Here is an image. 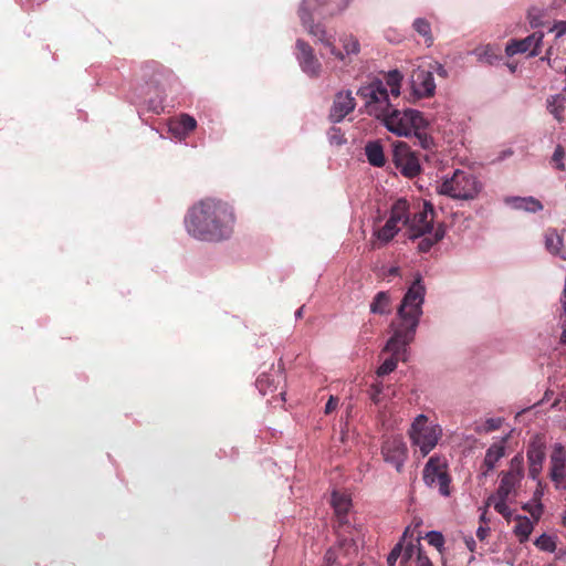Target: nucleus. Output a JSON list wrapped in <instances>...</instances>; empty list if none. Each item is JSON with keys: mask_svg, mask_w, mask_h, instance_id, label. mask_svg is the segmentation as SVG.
Returning <instances> with one entry per match:
<instances>
[{"mask_svg": "<svg viewBox=\"0 0 566 566\" xmlns=\"http://www.w3.org/2000/svg\"><path fill=\"white\" fill-rule=\"evenodd\" d=\"M365 99L367 113L381 119L386 128L398 135L413 136L422 149L430 150L434 143L427 132L428 122L417 109L406 108L399 111L389 99V94L381 81L371 82L369 85L359 88L357 93Z\"/></svg>", "mask_w": 566, "mask_h": 566, "instance_id": "nucleus-1", "label": "nucleus"}, {"mask_svg": "<svg viewBox=\"0 0 566 566\" xmlns=\"http://www.w3.org/2000/svg\"><path fill=\"white\" fill-rule=\"evenodd\" d=\"M235 214L228 202L205 198L193 205L185 217L187 232L201 241L220 242L233 233Z\"/></svg>", "mask_w": 566, "mask_h": 566, "instance_id": "nucleus-2", "label": "nucleus"}, {"mask_svg": "<svg viewBox=\"0 0 566 566\" xmlns=\"http://www.w3.org/2000/svg\"><path fill=\"white\" fill-rule=\"evenodd\" d=\"M424 298V286L421 279L418 277L405 294L398 308L399 323H392V336L388 339L384 352H388L392 357L405 360L407 346L413 340L420 316L422 314L421 305Z\"/></svg>", "mask_w": 566, "mask_h": 566, "instance_id": "nucleus-3", "label": "nucleus"}, {"mask_svg": "<svg viewBox=\"0 0 566 566\" xmlns=\"http://www.w3.org/2000/svg\"><path fill=\"white\" fill-rule=\"evenodd\" d=\"M350 1L352 0H303L298 10L300 19L308 33L317 38L319 42L329 49L332 55L342 61L345 59V54L336 49L333 35H328L323 25L313 23V12H317V14L323 18L333 17L345 10Z\"/></svg>", "mask_w": 566, "mask_h": 566, "instance_id": "nucleus-4", "label": "nucleus"}, {"mask_svg": "<svg viewBox=\"0 0 566 566\" xmlns=\"http://www.w3.org/2000/svg\"><path fill=\"white\" fill-rule=\"evenodd\" d=\"M433 221L434 210L429 202H423L422 207L409 217L406 226L407 237L411 241L419 240L417 249L421 253L429 252L446 235L444 224L434 226Z\"/></svg>", "mask_w": 566, "mask_h": 566, "instance_id": "nucleus-5", "label": "nucleus"}, {"mask_svg": "<svg viewBox=\"0 0 566 566\" xmlns=\"http://www.w3.org/2000/svg\"><path fill=\"white\" fill-rule=\"evenodd\" d=\"M482 189V184L468 170L457 169L438 187L441 195L457 200H473Z\"/></svg>", "mask_w": 566, "mask_h": 566, "instance_id": "nucleus-6", "label": "nucleus"}, {"mask_svg": "<svg viewBox=\"0 0 566 566\" xmlns=\"http://www.w3.org/2000/svg\"><path fill=\"white\" fill-rule=\"evenodd\" d=\"M423 481L428 486H439V493L442 496L451 494V478L448 473L447 460L442 457L433 455L429 458L423 468Z\"/></svg>", "mask_w": 566, "mask_h": 566, "instance_id": "nucleus-7", "label": "nucleus"}, {"mask_svg": "<svg viewBox=\"0 0 566 566\" xmlns=\"http://www.w3.org/2000/svg\"><path fill=\"white\" fill-rule=\"evenodd\" d=\"M440 436L441 429L438 426H429L423 415L418 416L412 422L410 438L412 443L419 447L422 457L436 447Z\"/></svg>", "mask_w": 566, "mask_h": 566, "instance_id": "nucleus-8", "label": "nucleus"}, {"mask_svg": "<svg viewBox=\"0 0 566 566\" xmlns=\"http://www.w3.org/2000/svg\"><path fill=\"white\" fill-rule=\"evenodd\" d=\"M518 482V473H515L513 471L504 473L501 479L500 485L496 490V493L490 495L486 501V504L489 506L493 505L494 510L506 520H510L512 516V511L506 505V501L515 490Z\"/></svg>", "mask_w": 566, "mask_h": 566, "instance_id": "nucleus-9", "label": "nucleus"}, {"mask_svg": "<svg viewBox=\"0 0 566 566\" xmlns=\"http://www.w3.org/2000/svg\"><path fill=\"white\" fill-rule=\"evenodd\" d=\"M392 161L397 169L406 177H415L420 170V161L410 146L403 142H399L394 147Z\"/></svg>", "mask_w": 566, "mask_h": 566, "instance_id": "nucleus-10", "label": "nucleus"}, {"mask_svg": "<svg viewBox=\"0 0 566 566\" xmlns=\"http://www.w3.org/2000/svg\"><path fill=\"white\" fill-rule=\"evenodd\" d=\"M548 475L557 490H566V449L562 443L553 446Z\"/></svg>", "mask_w": 566, "mask_h": 566, "instance_id": "nucleus-11", "label": "nucleus"}, {"mask_svg": "<svg viewBox=\"0 0 566 566\" xmlns=\"http://www.w3.org/2000/svg\"><path fill=\"white\" fill-rule=\"evenodd\" d=\"M381 454L385 462L401 471L407 459V446L400 436L388 437L381 446Z\"/></svg>", "mask_w": 566, "mask_h": 566, "instance_id": "nucleus-12", "label": "nucleus"}, {"mask_svg": "<svg viewBox=\"0 0 566 566\" xmlns=\"http://www.w3.org/2000/svg\"><path fill=\"white\" fill-rule=\"evenodd\" d=\"M142 77L147 85L155 88L159 94L164 91L165 84L172 77V72L157 62H147L142 67Z\"/></svg>", "mask_w": 566, "mask_h": 566, "instance_id": "nucleus-13", "label": "nucleus"}, {"mask_svg": "<svg viewBox=\"0 0 566 566\" xmlns=\"http://www.w3.org/2000/svg\"><path fill=\"white\" fill-rule=\"evenodd\" d=\"M411 93L415 98L431 97L436 92V83L432 72L417 69L410 77Z\"/></svg>", "mask_w": 566, "mask_h": 566, "instance_id": "nucleus-14", "label": "nucleus"}, {"mask_svg": "<svg viewBox=\"0 0 566 566\" xmlns=\"http://www.w3.org/2000/svg\"><path fill=\"white\" fill-rule=\"evenodd\" d=\"M544 38L543 32H534L525 39L511 40L505 48L507 55L512 56L517 53H528L530 56H536L539 53V46Z\"/></svg>", "mask_w": 566, "mask_h": 566, "instance_id": "nucleus-15", "label": "nucleus"}, {"mask_svg": "<svg viewBox=\"0 0 566 566\" xmlns=\"http://www.w3.org/2000/svg\"><path fill=\"white\" fill-rule=\"evenodd\" d=\"M356 102L350 91L338 92L329 109L328 118L332 123H340L355 109Z\"/></svg>", "mask_w": 566, "mask_h": 566, "instance_id": "nucleus-16", "label": "nucleus"}, {"mask_svg": "<svg viewBox=\"0 0 566 566\" xmlns=\"http://www.w3.org/2000/svg\"><path fill=\"white\" fill-rule=\"evenodd\" d=\"M297 60L300 65L307 75L317 77L321 73L322 65L314 55V51L304 40L296 41Z\"/></svg>", "mask_w": 566, "mask_h": 566, "instance_id": "nucleus-17", "label": "nucleus"}, {"mask_svg": "<svg viewBox=\"0 0 566 566\" xmlns=\"http://www.w3.org/2000/svg\"><path fill=\"white\" fill-rule=\"evenodd\" d=\"M545 444L539 439H534L527 448L528 474L532 479H537L542 472L545 460Z\"/></svg>", "mask_w": 566, "mask_h": 566, "instance_id": "nucleus-18", "label": "nucleus"}, {"mask_svg": "<svg viewBox=\"0 0 566 566\" xmlns=\"http://www.w3.org/2000/svg\"><path fill=\"white\" fill-rule=\"evenodd\" d=\"M331 503L337 518V526L342 527L348 524L347 513L352 505L350 499L345 494L333 492Z\"/></svg>", "mask_w": 566, "mask_h": 566, "instance_id": "nucleus-19", "label": "nucleus"}, {"mask_svg": "<svg viewBox=\"0 0 566 566\" xmlns=\"http://www.w3.org/2000/svg\"><path fill=\"white\" fill-rule=\"evenodd\" d=\"M197 127V120L195 117L188 114H181L175 122L170 125L171 133L179 137H186L191 132H193Z\"/></svg>", "mask_w": 566, "mask_h": 566, "instance_id": "nucleus-20", "label": "nucleus"}, {"mask_svg": "<svg viewBox=\"0 0 566 566\" xmlns=\"http://www.w3.org/2000/svg\"><path fill=\"white\" fill-rule=\"evenodd\" d=\"M368 163L374 167H382L386 164L384 148L380 142H369L365 146Z\"/></svg>", "mask_w": 566, "mask_h": 566, "instance_id": "nucleus-21", "label": "nucleus"}, {"mask_svg": "<svg viewBox=\"0 0 566 566\" xmlns=\"http://www.w3.org/2000/svg\"><path fill=\"white\" fill-rule=\"evenodd\" d=\"M409 217H410L409 202L407 201V199H403V198L398 199L392 205V207L390 209L389 219L406 227L408 223Z\"/></svg>", "mask_w": 566, "mask_h": 566, "instance_id": "nucleus-22", "label": "nucleus"}, {"mask_svg": "<svg viewBox=\"0 0 566 566\" xmlns=\"http://www.w3.org/2000/svg\"><path fill=\"white\" fill-rule=\"evenodd\" d=\"M505 454V448L502 443H494L492 444L485 453L484 460H483V468H485V471L483 474H488V472L492 471L497 461L502 459Z\"/></svg>", "mask_w": 566, "mask_h": 566, "instance_id": "nucleus-23", "label": "nucleus"}, {"mask_svg": "<svg viewBox=\"0 0 566 566\" xmlns=\"http://www.w3.org/2000/svg\"><path fill=\"white\" fill-rule=\"evenodd\" d=\"M399 230L400 224L392 221L391 219H388L384 227L375 232V235L381 244H387L395 238Z\"/></svg>", "mask_w": 566, "mask_h": 566, "instance_id": "nucleus-24", "label": "nucleus"}, {"mask_svg": "<svg viewBox=\"0 0 566 566\" xmlns=\"http://www.w3.org/2000/svg\"><path fill=\"white\" fill-rule=\"evenodd\" d=\"M370 312L374 314L385 315L390 312V296L388 292H378L371 304Z\"/></svg>", "mask_w": 566, "mask_h": 566, "instance_id": "nucleus-25", "label": "nucleus"}, {"mask_svg": "<svg viewBox=\"0 0 566 566\" xmlns=\"http://www.w3.org/2000/svg\"><path fill=\"white\" fill-rule=\"evenodd\" d=\"M545 248L552 254L562 253L563 238L555 229H548L545 232Z\"/></svg>", "mask_w": 566, "mask_h": 566, "instance_id": "nucleus-26", "label": "nucleus"}, {"mask_svg": "<svg viewBox=\"0 0 566 566\" xmlns=\"http://www.w3.org/2000/svg\"><path fill=\"white\" fill-rule=\"evenodd\" d=\"M515 521L516 524L514 526V533L518 537L520 542L523 543L528 539L533 531V523L527 516H517Z\"/></svg>", "mask_w": 566, "mask_h": 566, "instance_id": "nucleus-27", "label": "nucleus"}, {"mask_svg": "<svg viewBox=\"0 0 566 566\" xmlns=\"http://www.w3.org/2000/svg\"><path fill=\"white\" fill-rule=\"evenodd\" d=\"M566 98L563 95H554L547 99V108L554 117L560 122L563 119V113L565 111Z\"/></svg>", "mask_w": 566, "mask_h": 566, "instance_id": "nucleus-28", "label": "nucleus"}, {"mask_svg": "<svg viewBox=\"0 0 566 566\" xmlns=\"http://www.w3.org/2000/svg\"><path fill=\"white\" fill-rule=\"evenodd\" d=\"M347 544V539L344 538L339 542V545L331 547L324 556L323 566H340V563L338 562L339 554L344 551V546Z\"/></svg>", "mask_w": 566, "mask_h": 566, "instance_id": "nucleus-29", "label": "nucleus"}, {"mask_svg": "<svg viewBox=\"0 0 566 566\" xmlns=\"http://www.w3.org/2000/svg\"><path fill=\"white\" fill-rule=\"evenodd\" d=\"M412 25L416 32L424 39V43L430 46L433 43L430 23L426 19L418 18Z\"/></svg>", "mask_w": 566, "mask_h": 566, "instance_id": "nucleus-30", "label": "nucleus"}, {"mask_svg": "<svg viewBox=\"0 0 566 566\" xmlns=\"http://www.w3.org/2000/svg\"><path fill=\"white\" fill-rule=\"evenodd\" d=\"M402 81V75L399 71H390L386 76V84L385 87L390 88V93L394 97H398L400 95V84ZM388 91V88H386Z\"/></svg>", "mask_w": 566, "mask_h": 566, "instance_id": "nucleus-31", "label": "nucleus"}, {"mask_svg": "<svg viewBox=\"0 0 566 566\" xmlns=\"http://www.w3.org/2000/svg\"><path fill=\"white\" fill-rule=\"evenodd\" d=\"M343 49L346 55L358 54L360 51V44L358 40L352 34H345L340 38Z\"/></svg>", "mask_w": 566, "mask_h": 566, "instance_id": "nucleus-32", "label": "nucleus"}, {"mask_svg": "<svg viewBox=\"0 0 566 566\" xmlns=\"http://www.w3.org/2000/svg\"><path fill=\"white\" fill-rule=\"evenodd\" d=\"M516 201L518 202V205L516 206L517 208L524 209L530 212H536L543 209L542 203L533 197L516 199Z\"/></svg>", "mask_w": 566, "mask_h": 566, "instance_id": "nucleus-33", "label": "nucleus"}, {"mask_svg": "<svg viewBox=\"0 0 566 566\" xmlns=\"http://www.w3.org/2000/svg\"><path fill=\"white\" fill-rule=\"evenodd\" d=\"M535 545L541 549V551H544V552H549V553H553L555 549H556V542L554 539V537L549 536V535H546V534H542L536 541H535Z\"/></svg>", "mask_w": 566, "mask_h": 566, "instance_id": "nucleus-34", "label": "nucleus"}, {"mask_svg": "<svg viewBox=\"0 0 566 566\" xmlns=\"http://www.w3.org/2000/svg\"><path fill=\"white\" fill-rule=\"evenodd\" d=\"M255 386L262 395H266L272 391L273 379L268 374H261L255 381Z\"/></svg>", "mask_w": 566, "mask_h": 566, "instance_id": "nucleus-35", "label": "nucleus"}, {"mask_svg": "<svg viewBox=\"0 0 566 566\" xmlns=\"http://www.w3.org/2000/svg\"><path fill=\"white\" fill-rule=\"evenodd\" d=\"M400 359L398 357L390 356L389 358L385 359V361L378 367L377 375L379 377L386 376L394 371L397 367V364Z\"/></svg>", "mask_w": 566, "mask_h": 566, "instance_id": "nucleus-36", "label": "nucleus"}, {"mask_svg": "<svg viewBox=\"0 0 566 566\" xmlns=\"http://www.w3.org/2000/svg\"><path fill=\"white\" fill-rule=\"evenodd\" d=\"M479 56L489 64H493L495 61L499 60L497 52L490 45L483 48L481 52H479Z\"/></svg>", "mask_w": 566, "mask_h": 566, "instance_id": "nucleus-37", "label": "nucleus"}, {"mask_svg": "<svg viewBox=\"0 0 566 566\" xmlns=\"http://www.w3.org/2000/svg\"><path fill=\"white\" fill-rule=\"evenodd\" d=\"M428 543L440 549L444 544L443 535L439 532L431 531L426 535Z\"/></svg>", "mask_w": 566, "mask_h": 566, "instance_id": "nucleus-38", "label": "nucleus"}, {"mask_svg": "<svg viewBox=\"0 0 566 566\" xmlns=\"http://www.w3.org/2000/svg\"><path fill=\"white\" fill-rule=\"evenodd\" d=\"M564 157H565V150H564L563 146L557 145V147L554 150L552 160L556 164V168L559 170H564V168H565V165L563 163Z\"/></svg>", "mask_w": 566, "mask_h": 566, "instance_id": "nucleus-39", "label": "nucleus"}, {"mask_svg": "<svg viewBox=\"0 0 566 566\" xmlns=\"http://www.w3.org/2000/svg\"><path fill=\"white\" fill-rule=\"evenodd\" d=\"M416 552V546L411 543L407 544L405 547L402 546V552L400 555V564L406 566L407 563L411 559Z\"/></svg>", "mask_w": 566, "mask_h": 566, "instance_id": "nucleus-40", "label": "nucleus"}, {"mask_svg": "<svg viewBox=\"0 0 566 566\" xmlns=\"http://www.w3.org/2000/svg\"><path fill=\"white\" fill-rule=\"evenodd\" d=\"M401 552H402V543L400 542L389 553V555L387 557L388 566H395V563L400 557Z\"/></svg>", "mask_w": 566, "mask_h": 566, "instance_id": "nucleus-41", "label": "nucleus"}, {"mask_svg": "<svg viewBox=\"0 0 566 566\" xmlns=\"http://www.w3.org/2000/svg\"><path fill=\"white\" fill-rule=\"evenodd\" d=\"M502 424L501 418H490L483 424V430L485 432H491L497 430Z\"/></svg>", "mask_w": 566, "mask_h": 566, "instance_id": "nucleus-42", "label": "nucleus"}, {"mask_svg": "<svg viewBox=\"0 0 566 566\" xmlns=\"http://www.w3.org/2000/svg\"><path fill=\"white\" fill-rule=\"evenodd\" d=\"M337 405H338V399L334 396H331L328 401L325 405V413L328 415V413L333 412L337 408Z\"/></svg>", "mask_w": 566, "mask_h": 566, "instance_id": "nucleus-43", "label": "nucleus"}, {"mask_svg": "<svg viewBox=\"0 0 566 566\" xmlns=\"http://www.w3.org/2000/svg\"><path fill=\"white\" fill-rule=\"evenodd\" d=\"M417 552H418V558H417L418 566H432V563L430 562V559L427 556H423L419 548L417 549Z\"/></svg>", "mask_w": 566, "mask_h": 566, "instance_id": "nucleus-44", "label": "nucleus"}, {"mask_svg": "<svg viewBox=\"0 0 566 566\" xmlns=\"http://www.w3.org/2000/svg\"><path fill=\"white\" fill-rule=\"evenodd\" d=\"M555 29L557 30V36L566 34V21L557 22Z\"/></svg>", "mask_w": 566, "mask_h": 566, "instance_id": "nucleus-45", "label": "nucleus"}, {"mask_svg": "<svg viewBox=\"0 0 566 566\" xmlns=\"http://www.w3.org/2000/svg\"><path fill=\"white\" fill-rule=\"evenodd\" d=\"M489 533V528L480 526L476 531V536L480 541H483Z\"/></svg>", "mask_w": 566, "mask_h": 566, "instance_id": "nucleus-46", "label": "nucleus"}, {"mask_svg": "<svg viewBox=\"0 0 566 566\" xmlns=\"http://www.w3.org/2000/svg\"><path fill=\"white\" fill-rule=\"evenodd\" d=\"M465 545L470 552H473L475 549V541L473 537L465 538Z\"/></svg>", "mask_w": 566, "mask_h": 566, "instance_id": "nucleus-47", "label": "nucleus"}, {"mask_svg": "<svg viewBox=\"0 0 566 566\" xmlns=\"http://www.w3.org/2000/svg\"><path fill=\"white\" fill-rule=\"evenodd\" d=\"M398 273H399V268H396V266L390 268L389 271H388V274L392 275V276L394 275H398Z\"/></svg>", "mask_w": 566, "mask_h": 566, "instance_id": "nucleus-48", "label": "nucleus"}, {"mask_svg": "<svg viewBox=\"0 0 566 566\" xmlns=\"http://www.w3.org/2000/svg\"><path fill=\"white\" fill-rule=\"evenodd\" d=\"M303 311H304V306H301V307L296 311L295 316H296V317H298V318H300V317H302V316H303Z\"/></svg>", "mask_w": 566, "mask_h": 566, "instance_id": "nucleus-49", "label": "nucleus"}, {"mask_svg": "<svg viewBox=\"0 0 566 566\" xmlns=\"http://www.w3.org/2000/svg\"><path fill=\"white\" fill-rule=\"evenodd\" d=\"M539 511H541V509H536L534 511H531L532 516L539 515V513H541Z\"/></svg>", "mask_w": 566, "mask_h": 566, "instance_id": "nucleus-50", "label": "nucleus"}, {"mask_svg": "<svg viewBox=\"0 0 566 566\" xmlns=\"http://www.w3.org/2000/svg\"><path fill=\"white\" fill-rule=\"evenodd\" d=\"M551 54H552V49H548V50H547V53H546V59H547L548 61H549V56H551Z\"/></svg>", "mask_w": 566, "mask_h": 566, "instance_id": "nucleus-51", "label": "nucleus"}, {"mask_svg": "<svg viewBox=\"0 0 566 566\" xmlns=\"http://www.w3.org/2000/svg\"><path fill=\"white\" fill-rule=\"evenodd\" d=\"M563 523H564V525H566V509H565V512H564V515H563Z\"/></svg>", "mask_w": 566, "mask_h": 566, "instance_id": "nucleus-52", "label": "nucleus"}, {"mask_svg": "<svg viewBox=\"0 0 566 566\" xmlns=\"http://www.w3.org/2000/svg\"><path fill=\"white\" fill-rule=\"evenodd\" d=\"M408 531H409L408 528L405 531L403 536H402V539H406V536H407V534H408Z\"/></svg>", "mask_w": 566, "mask_h": 566, "instance_id": "nucleus-53", "label": "nucleus"}, {"mask_svg": "<svg viewBox=\"0 0 566 566\" xmlns=\"http://www.w3.org/2000/svg\"><path fill=\"white\" fill-rule=\"evenodd\" d=\"M531 25L535 27V25H537V23H535L534 21H531Z\"/></svg>", "mask_w": 566, "mask_h": 566, "instance_id": "nucleus-54", "label": "nucleus"}, {"mask_svg": "<svg viewBox=\"0 0 566 566\" xmlns=\"http://www.w3.org/2000/svg\"><path fill=\"white\" fill-rule=\"evenodd\" d=\"M376 392H377V394H379V392H380V388H379V387H377V388H376Z\"/></svg>", "mask_w": 566, "mask_h": 566, "instance_id": "nucleus-55", "label": "nucleus"}, {"mask_svg": "<svg viewBox=\"0 0 566 566\" xmlns=\"http://www.w3.org/2000/svg\"><path fill=\"white\" fill-rule=\"evenodd\" d=\"M321 2H327V0H321Z\"/></svg>", "mask_w": 566, "mask_h": 566, "instance_id": "nucleus-56", "label": "nucleus"}]
</instances>
